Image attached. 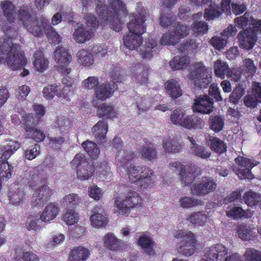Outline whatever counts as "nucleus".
<instances>
[{"label": "nucleus", "mask_w": 261, "mask_h": 261, "mask_svg": "<svg viewBox=\"0 0 261 261\" xmlns=\"http://www.w3.org/2000/svg\"><path fill=\"white\" fill-rule=\"evenodd\" d=\"M92 214L90 221L92 227L94 228H103L108 223V220L105 215L104 209L101 205H97L91 210Z\"/></svg>", "instance_id": "20"}, {"label": "nucleus", "mask_w": 261, "mask_h": 261, "mask_svg": "<svg viewBox=\"0 0 261 261\" xmlns=\"http://www.w3.org/2000/svg\"><path fill=\"white\" fill-rule=\"evenodd\" d=\"M190 29L185 24H175L166 33L163 34L160 43L163 45H175L181 38L186 37Z\"/></svg>", "instance_id": "12"}, {"label": "nucleus", "mask_w": 261, "mask_h": 261, "mask_svg": "<svg viewBox=\"0 0 261 261\" xmlns=\"http://www.w3.org/2000/svg\"><path fill=\"white\" fill-rule=\"evenodd\" d=\"M138 151L141 156L145 160L152 161L156 158V151L150 144L141 146Z\"/></svg>", "instance_id": "46"}, {"label": "nucleus", "mask_w": 261, "mask_h": 261, "mask_svg": "<svg viewBox=\"0 0 261 261\" xmlns=\"http://www.w3.org/2000/svg\"><path fill=\"white\" fill-rule=\"evenodd\" d=\"M107 1L108 6L105 0H95V12L99 16V20L92 14H86V25L79 27L73 34V38L76 42L83 43L91 39L99 23L103 27L109 25L116 32L122 30L124 24L122 18L127 14L123 0Z\"/></svg>", "instance_id": "1"}, {"label": "nucleus", "mask_w": 261, "mask_h": 261, "mask_svg": "<svg viewBox=\"0 0 261 261\" xmlns=\"http://www.w3.org/2000/svg\"><path fill=\"white\" fill-rule=\"evenodd\" d=\"M94 171L93 165H87L86 167L77 169L76 176L77 178L81 180H88L93 175Z\"/></svg>", "instance_id": "47"}, {"label": "nucleus", "mask_w": 261, "mask_h": 261, "mask_svg": "<svg viewBox=\"0 0 261 261\" xmlns=\"http://www.w3.org/2000/svg\"><path fill=\"white\" fill-rule=\"evenodd\" d=\"M171 170L178 172L180 180L184 186L190 184L195 178V167L194 165L187 164L184 165L180 162H174L169 165Z\"/></svg>", "instance_id": "14"}, {"label": "nucleus", "mask_w": 261, "mask_h": 261, "mask_svg": "<svg viewBox=\"0 0 261 261\" xmlns=\"http://www.w3.org/2000/svg\"><path fill=\"white\" fill-rule=\"evenodd\" d=\"M73 81L66 77L62 79V85L60 83H54L45 87L43 90V95L46 99L50 100L57 97L61 101H68L70 100V88L72 86Z\"/></svg>", "instance_id": "7"}, {"label": "nucleus", "mask_w": 261, "mask_h": 261, "mask_svg": "<svg viewBox=\"0 0 261 261\" xmlns=\"http://www.w3.org/2000/svg\"><path fill=\"white\" fill-rule=\"evenodd\" d=\"M185 117V113L182 110L179 109L174 110L170 115V122L173 124L182 127Z\"/></svg>", "instance_id": "50"}, {"label": "nucleus", "mask_w": 261, "mask_h": 261, "mask_svg": "<svg viewBox=\"0 0 261 261\" xmlns=\"http://www.w3.org/2000/svg\"><path fill=\"white\" fill-rule=\"evenodd\" d=\"M123 156L120 158L117 163V166L119 167L125 168L130 161L135 158L133 152L130 151L124 152L123 151Z\"/></svg>", "instance_id": "63"}, {"label": "nucleus", "mask_w": 261, "mask_h": 261, "mask_svg": "<svg viewBox=\"0 0 261 261\" xmlns=\"http://www.w3.org/2000/svg\"><path fill=\"white\" fill-rule=\"evenodd\" d=\"M36 121L35 118H31L30 116H27L25 118L24 129L29 138L32 139L36 142H40L44 140L45 136L43 132L34 128V125Z\"/></svg>", "instance_id": "19"}, {"label": "nucleus", "mask_w": 261, "mask_h": 261, "mask_svg": "<svg viewBox=\"0 0 261 261\" xmlns=\"http://www.w3.org/2000/svg\"><path fill=\"white\" fill-rule=\"evenodd\" d=\"M77 60L83 66L88 67L94 63V59L91 52L87 49H80L77 53Z\"/></svg>", "instance_id": "34"}, {"label": "nucleus", "mask_w": 261, "mask_h": 261, "mask_svg": "<svg viewBox=\"0 0 261 261\" xmlns=\"http://www.w3.org/2000/svg\"><path fill=\"white\" fill-rule=\"evenodd\" d=\"M229 69L228 64L220 59H218L214 62V73L217 77L224 79Z\"/></svg>", "instance_id": "39"}, {"label": "nucleus", "mask_w": 261, "mask_h": 261, "mask_svg": "<svg viewBox=\"0 0 261 261\" xmlns=\"http://www.w3.org/2000/svg\"><path fill=\"white\" fill-rule=\"evenodd\" d=\"M65 240V236L62 233H56L52 235L45 244L46 249H50L55 246L60 245Z\"/></svg>", "instance_id": "59"}, {"label": "nucleus", "mask_w": 261, "mask_h": 261, "mask_svg": "<svg viewBox=\"0 0 261 261\" xmlns=\"http://www.w3.org/2000/svg\"><path fill=\"white\" fill-rule=\"evenodd\" d=\"M13 172V167L10 165L7 160L0 161V180L10 179Z\"/></svg>", "instance_id": "43"}, {"label": "nucleus", "mask_w": 261, "mask_h": 261, "mask_svg": "<svg viewBox=\"0 0 261 261\" xmlns=\"http://www.w3.org/2000/svg\"><path fill=\"white\" fill-rule=\"evenodd\" d=\"M19 21L28 32L36 37L45 32L48 39L54 44L60 42L61 36L54 30L47 17L42 15L39 18L32 14L29 8L23 7L20 10Z\"/></svg>", "instance_id": "3"}, {"label": "nucleus", "mask_w": 261, "mask_h": 261, "mask_svg": "<svg viewBox=\"0 0 261 261\" xmlns=\"http://www.w3.org/2000/svg\"><path fill=\"white\" fill-rule=\"evenodd\" d=\"M81 197L76 193L65 195L62 200L63 205L67 208H75L81 202Z\"/></svg>", "instance_id": "40"}, {"label": "nucleus", "mask_w": 261, "mask_h": 261, "mask_svg": "<svg viewBox=\"0 0 261 261\" xmlns=\"http://www.w3.org/2000/svg\"><path fill=\"white\" fill-rule=\"evenodd\" d=\"M226 215L233 219L242 218L243 210L241 207L230 206L226 210Z\"/></svg>", "instance_id": "62"}, {"label": "nucleus", "mask_w": 261, "mask_h": 261, "mask_svg": "<svg viewBox=\"0 0 261 261\" xmlns=\"http://www.w3.org/2000/svg\"><path fill=\"white\" fill-rule=\"evenodd\" d=\"M34 57V66L35 69L39 72L44 71L48 67V61L44 57L42 51L40 50H37Z\"/></svg>", "instance_id": "35"}, {"label": "nucleus", "mask_w": 261, "mask_h": 261, "mask_svg": "<svg viewBox=\"0 0 261 261\" xmlns=\"http://www.w3.org/2000/svg\"><path fill=\"white\" fill-rule=\"evenodd\" d=\"M138 244L146 255H153L154 254L155 243L150 236L143 234L139 238Z\"/></svg>", "instance_id": "28"}, {"label": "nucleus", "mask_w": 261, "mask_h": 261, "mask_svg": "<svg viewBox=\"0 0 261 261\" xmlns=\"http://www.w3.org/2000/svg\"><path fill=\"white\" fill-rule=\"evenodd\" d=\"M257 102H261V85L256 82L252 85V95L248 94L244 99V104L248 107L255 108Z\"/></svg>", "instance_id": "24"}, {"label": "nucleus", "mask_w": 261, "mask_h": 261, "mask_svg": "<svg viewBox=\"0 0 261 261\" xmlns=\"http://www.w3.org/2000/svg\"><path fill=\"white\" fill-rule=\"evenodd\" d=\"M88 195L95 200H100L103 196V192L96 185H92L88 188Z\"/></svg>", "instance_id": "64"}, {"label": "nucleus", "mask_w": 261, "mask_h": 261, "mask_svg": "<svg viewBox=\"0 0 261 261\" xmlns=\"http://www.w3.org/2000/svg\"><path fill=\"white\" fill-rule=\"evenodd\" d=\"M143 205L141 197L135 192H129L124 200L120 197H117L114 204V211L119 215H125L130 208L141 207Z\"/></svg>", "instance_id": "11"}, {"label": "nucleus", "mask_w": 261, "mask_h": 261, "mask_svg": "<svg viewBox=\"0 0 261 261\" xmlns=\"http://www.w3.org/2000/svg\"><path fill=\"white\" fill-rule=\"evenodd\" d=\"M54 59L58 71L63 75H68L71 72L69 64L72 59L68 50L62 47L57 48L54 52Z\"/></svg>", "instance_id": "15"}, {"label": "nucleus", "mask_w": 261, "mask_h": 261, "mask_svg": "<svg viewBox=\"0 0 261 261\" xmlns=\"http://www.w3.org/2000/svg\"><path fill=\"white\" fill-rule=\"evenodd\" d=\"M5 36V38L0 39V63L7 62L11 70L19 69L27 64L24 53L14 42L17 38Z\"/></svg>", "instance_id": "4"}, {"label": "nucleus", "mask_w": 261, "mask_h": 261, "mask_svg": "<svg viewBox=\"0 0 261 261\" xmlns=\"http://www.w3.org/2000/svg\"><path fill=\"white\" fill-rule=\"evenodd\" d=\"M145 10L141 6H138L136 13L129 16V22L127 24L129 33L123 38V44L129 50H139L143 58L150 59L154 52L156 53V41L151 37L145 47L141 46L142 35L145 32L144 25Z\"/></svg>", "instance_id": "2"}, {"label": "nucleus", "mask_w": 261, "mask_h": 261, "mask_svg": "<svg viewBox=\"0 0 261 261\" xmlns=\"http://www.w3.org/2000/svg\"><path fill=\"white\" fill-rule=\"evenodd\" d=\"M131 72L136 81L141 84H146L148 82V70L145 69L142 65L135 64L131 69Z\"/></svg>", "instance_id": "29"}, {"label": "nucleus", "mask_w": 261, "mask_h": 261, "mask_svg": "<svg viewBox=\"0 0 261 261\" xmlns=\"http://www.w3.org/2000/svg\"><path fill=\"white\" fill-rule=\"evenodd\" d=\"M253 228L244 224L237 226V232L238 236L242 240L249 241L255 237V233L253 232Z\"/></svg>", "instance_id": "33"}, {"label": "nucleus", "mask_w": 261, "mask_h": 261, "mask_svg": "<svg viewBox=\"0 0 261 261\" xmlns=\"http://www.w3.org/2000/svg\"><path fill=\"white\" fill-rule=\"evenodd\" d=\"M221 13L220 8L215 4H211L208 9L205 10L204 18L207 20L218 17Z\"/></svg>", "instance_id": "54"}, {"label": "nucleus", "mask_w": 261, "mask_h": 261, "mask_svg": "<svg viewBox=\"0 0 261 261\" xmlns=\"http://www.w3.org/2000/svg\"><path fill=\"white\" fill-rule=\"evenodd\" d=\"M108 128V126L107 122L104 120H100L94 125L92 130L95 137L102 142L105 139Z\"/></svg>", "instance_id": "37"}, {"label": "nucleus", "mask_w": 261, "mask_h": 261, "mask_svg": "<svg viewBox=\"0 0 261 261\" xmlns=\"http://www.w3.org/2000/svg\"><path fill=\"white\" fill-rule=\"evenodd\" d=\"M213 109V100L207 95L199 97L195 99L193 106L195 111L203 114L210 113Z\"/></svg>", "instance_id": "23"}, {"label": "nucleus", "mask_w": 261, "mask_h": 261, "mask_svg": "<svg viewBox=\"0 0 261 261\" xmlns=\"http://www.w3.org/2000/svg\"><path fill=\"white\" fill-rule=\"evenodd\" d=\"M173 235L177 240L178 252L185 256H190L194 253L196 240L192 232L179 230L174 232Z\"/></svg>", "instance_id": "8"}, {"label": "nucleus", "mask_w": 261, "mask_h": 261, "mask_svg": "<svg viewBox=\"0 0 261 261\" xmlns=\"http://www.w3.org/2000/svg\"><path fill=\"white\" fill-rule=\"evenodd\" d=\"M129 180L138 188L144 190L152 185L153 172L145 166H130L127 169Z\"/></svg>", "instance_id": "6"}, {"label": "nucleus", "mask_w": 261, "mask_h": 261, "mask_svg": "<svg viewBox=\"0 0 261 261\" xmlns=\"http://www.w3.org/2000/svg\"><path fill=\"white\" fill-rule=\"evenodd\" d=\"M168 94L172 98H177L182 95V91L178 82L173 79L168 81L165 84Z\"/></svg>", "instance_id": "36"}, {"label": "nucleus", "mask_w": 261, "mask_h": 261, "mask_svg": "<svg viewBox=\"0 0 261 261\" xmlns=\"http://www.w3.org/2000/svg\"><path fill=\"white\" fill-rule=\"evenodd\" d=\"M224 124V119L220 116H211L209 119L210 128L215 132H220Z\"/></svg>", "instance_id": "51"}, {"label": "nucleus", "mask_w": 261, "mask_h": 261, "mask_svg": "<svg viewBox=\"0 0 261 261\" xmlns=\"http://www.w3.org/2000/svg\"><path fill=\"white\" fill-rule=\"evenodd\" d=\"M63 220L66 224L68 225H73L77 222L79 220V215L74 210L69 209L64 214Z\"/></svg>", "instance_id": "61"}, {"label": "nucleus", "mask_w": 261, "mask_h": 261, "mask_svg": "<svg viewBox=\"0 0 261 261\" xmlns=\"http://www.w3.org/2000/svg\"><path fill=\"white\" fill-rule=\"evenodd\" d=\"M188 76L195 86L200 89L207 87L211 80L208 69L201 62L195 63L190 67Z\"/></svg>", "instance_id": "13"}, {"label": "nucleus", "mask_w": 261, "mask_h": 261, "mask_svg": "<svg viewBox=\"0 0 261 261\" xmlns=\"http://www.w3.org/2000/svg\"><path fill=\"white\" fill-rule=\"evenodd\" d=\"M235 162L238 165L246 167V169H239L237 171V174L241 179L253 178L251 169L258 164L257 161L239 155L235 159Z\"/></svg>", "instance_id": "17"}, {"label": "nucleus", "mask_w": 261, "mask_h": 261, "mask_svg": "<svg viewBox=\"0 0 261 261\" xmlns=\"http://www.w3.org/2000/svg\"><path fill=\"white\" fill-rule=\"evenodd\" d=\"M237 37L239 41L240 47L247 50L252 49L257 40L256 34L251 31V29L240 31Z\"/></svg>", "instance_id": "21"}, {"label": "nucleus", "mask_w": 261, "mask_h": 261, "mask_svg": "<svg viewBox=\"0 0 261 261\" xmlns=\"http://www.w3.org/2000/svg\"><path fill=\"white\" fill-rule=\"evenodd\" d=\"M3 14L6 17V22L2 24L1 27L5 34L7 37L17 38L18 31L20 26H23L19 21L20 10L23 7H26L31 9L32 14L34 15L30 7L22 6L17 11L15 6L11 2L9 1H2L0 4Z\"/></svg>", "instance_id": "5"}, {"label": "nucleus", "mask_w": 261, "mask_h": 261, "mask_svg": "<svg viewBox=\"0 0 261 261\" xmlns=\"http://www.w3.org/2000/svg\"><path fill=\"white\" fill-rule=\"evenodd\" d=\"M208 217L202 212L193 213L188 217V220L197 226H203L207 221Z\"/></svg>", "instance_id": "45"}, {"label": "nucleus", "mask_w": 261, "mask_h": 261, "mask_svg": "<svg viewBox=\"0 0 261 261\" xmlns=\"http://www.w3.org/2000/svg\"><path fill=\"white\" fill-rule=\"evenodd\" d=\"M34 190L32 200L36 203V206H42L53 194L52 190L46 185H42Z\"/></svg>", "instance_id": "22"}, {"label": "nucleus", "mask_w": 261, "mask_h": 261, "mask_svg": "<svg viewBox=\"0 0 261 261\" xmlns=\"http://www.w3.org/2000/svg\"><path fill=\"white\" fill-rule=\"evenodd\" d=\"M60 208L56 203H49L44 208L40 216V219L45 223H50L58 215Z\"/></svg>", "instance_id": "25"}, {"label": "nucleus", "mask_w": 261, "mask_h": 261, "mask_svg": "<svg viewBox=\"0 0 261 261\" xmlns=\"http://www.w3.org/2000/svg\"><path fill=\"white\" fill-rule=\"evenodd\" d=\"M121 241L117 239L113 233H108L104 237V246L108 249L115 251L119 249Z\"/></svg>", "instance_id": "41"}, {"label": "nucleus", "mask_w": 261, "mask_h": 261, "mask_svg": "<svg viewBox=\"0 0 261 261\" xmlns=\"http://www.w3.org/2000/svg\"><path fill=\"white\" fill-rule=\"evenodd\" d=\"M20 146V143L15 140H8L0 147V159L7 160Z\"/></svg>", "instance_id": "26"}, {"label": "nucleus", "mask_w": 261, "mask_h": 261, "mask_svg": "<svg viewBox=\"0 0 261 261\" xmlns=\"http://www.w3.org/2000/svg\"><path fill=\"white\" fill-rule=\"evenodd\" d=\"M97 113L100 117L107 118H113L118 114L116 108L112 105L106 103H103L98 107Z\"/></svg>", "instance_id": "38"}, {"label": "nucleus", "mask_w": 261, "mask_h": 261, "mask_svg": "<svg viewBox=\"0 0 261 261\" xmlns=\"http://www.w3.org/2000/svg\"><path fill=\"white\" fill-rule=\"evenodd\" d=\"M183 146L179 137V133L170 134L165 138L163 143V147L166 152L177 153L180 152Z\"/></svg>", "instance_id": "18"}, {"label": "nucleus", "mask_w": 261, "mask_h": 261, "mask_svg": "<svg viewBox=\"0 0 261 261\" xmlns=\"http://www.w3.org/2000/svg\"><path fill=\"white\" fill-rule=\"evenodd\" d=\"M201 203L200 200L190 197H183L179 200V204L183 208H189L195 206Z\"/></svg>", "instance_id": "60"}, {"label": "nucleus", "mask_w": 261, "mask_h": 261, "mask_svg": "<svg viewBox=\"0 0 261 261\" xmlns=\"http://www.w3.org/2000/svg\"><path fill=\"white\" fill-rule=\"evenodd\" d=\"M9 200L14 206H19L24 202L27 195L25 192L20 189H11L9 192Z\"/></svg>", "instance_id": "31"}, {"label": "nucleus", "mask_w": 261, "mask_h": 261, "mask_svg": "<svg viewBox=\"0 0 261 261\" xmlns=\"http://www.w3.org/2000/svg\"><path fill=\"white\" fill-rule=\"evenodd\" d=\"M243 256L245 261H261V252L253 248H247Z\"/></svg>", "instance_id": "53"}, {"label": "nucleus", "mask_w": 261, "mask_h": 261, "mask_svg": "<svg viewBox=\"0 0 261 261\" xmlns=\"http://www.w3.org/2000/svg\"><path fill=\"white\" fill-rule=\"evenodd\" d=\"M39 219L37 215H30L25 222V228L29 231H37L40 229Z\"/></svg>", "instance_id": "57"}, {"label": "nucleus", "mask_w": 261, "mask_h": 261, "mask_svg": "<svg viewBox=\"0 0 261 261\" xmlns=\"http://www.w3.org/2000/svg\"><path fill=\"white\" fill-rule=\"evenodd\" d=\"M205 125L204 121L195 115H189L185 117L183 127L188 129H201Z\"/></svg>", "instance_id": "27"}, {"label": "nucleus", "mask_w": 261, "mask_h": 261, "mask_svg": "<svg viewBox=\"0 0 261 261\" xmlns=\"http://www.w3.org/2000/svg\"><path fill=\"white\" fill-rule=\"evenodd\" d=\"M190 63L189 57H175L169 63L170 66L172 70H179L185 69Z\"/></svg>", "instance_id": "44"}, {"label": "nucleus", "mask_w": 261, "mask_h": 261, "mask_svg": "<svg viewBox=\"0 0 261 261\" xmlns=\"http://www.w3.org/2000/svg\"><path fill=\"white\" fill-rule=\"evenodd\" d=\"M82 146L91 158L95 159L98 157L100 151L95 143L87 141L82 143Z\"/></svg>", "instance_id": "48"}, {"label": "nucleus", "mask_w": 261, "mask_h": 261, "mask_svg": "<svg viewBox=\"0 0 261 261\" xmlns=\"http://www.w3.org/2000/svg\"><path fill=\"white\" fill-rule=\"evenodd\" d=\"M112 83H105L98 86L95 90L96 97L100 100H104L111 97L114 91L117 88V83H121L123 76L121 74L120 69L115 68L111 73Z\"/></svg>", "instance_id": "10"}, {"label": "nucleus", "mask_w": 261, "mask_h": 261, "mask_svg": "<svg viewBox=\"0 0 261 261\" xmlns=\"http://www.w3.org/2000/svg\"><path fill=\"white\" fill-rule=\"evenodd\" d=\"M96 173L100 180H105L110 174V168L106 162H102L96 168Z\"/></svg>", "instance_id": "55"}, {"label": "nucleus", "mask_w": 261, "mask_h": 261, "mask_svg": "<svg viewBox=\"0 0 261 261\" xmlns=\"http://www.w3.org/2000/svg\"><path fill=\"white\" fill-rule=\"evenodd\" d=\"M89 254L90 252L87 249L79 246L70 252L68 261H85L89 257Z\"/></svg>", "instance_id": "32"}, {"label": "nucleus", "mask_w": 261, "mask_h": 261, "mask_svg": "<svg viewBox=\"0 0 261 261\" xmlns=\"http://www.w3.org/2000/svg\"><path fill=\"white\" fill-rule=\"evenodd\" d=\"M243 199L248 206H253L258 204L261 205V194L250 191L244 193Z\"/></svg>", "instance_id": "42"}, {"label": "nucleus", "mask_w": 261, "mask_h": 261, "mask_svg": "<svg viewBox=\"0 0 261 261\" xmlns=\"http://www.w3.org/2000/svg\"><path fill=\"white\" fill-rule=\"evenodd\" d=\"M217 188L215 180L211 177H203L201 179L194 183L191 188L192 194L204 196L214 192Z\"/></svg>", "instance_id": "16"}, {"label": "nucleus", "mask_w": 261, "mask_h": 261, "mask_svg": "<svg viewBox=\"0 0 261 261\" xmlns=\"http://www.w3.org/2000/svg\"><path fill=\"white\" fill-rule=\"evenodd\" d=\"M46 181V178L42 174H33L29 181L30 186L34 190L44 185Z\"/></svg>", "instance_id": "56"}, {"label": "nucleus", "mask_w": 261, "mask_h": 261, "mask_svg": "<svg viewBox=\"0 0 261 261\" xmlns=\"http://www.w3.org/2000/svg\"><path fill=\"white\" fill-rule=\"evenodd\" d=\"M190 142V150L191 153L202 159H206L210 156L211 152L206 147L196 144L195 139L191 137H188Z\"/></svg>", "instance_id": "30"}, {"label": "nucleus", "mask_w": 261, "mask_h": 261, "mask_svg": "<svg viewBox=\"0 0 261 261\" xmlns=\"http://www.w3.org/2000/svg\"><path fill=\"white\" fill-rule=\"evenodd\" d=\"M208 144L212 150L219 153L224 152L226 149V144L218 138L211 137Z\"/></svg>", "instance_id": "49"}, {"label": "nucleus", "mask_w": 261, "mask_h": 261, "mask_svg": "<svg viewBox=\"0 0 261 261\" xmlns=\"http://www.w3.org/2000/svg\"><path fill=\"white\" fill-rule=\"evenodd\" d=\"M228 248L222 244H216L205 251L200 261H243L238 253L230 255L225 259L228 254Z\"/></svg>", "instance_id": "9"}, {"label": "nucleus", "mask_w": 261, "mask_h": 261, "mask_svg": "<svg viewBox=\"0 0 261 261\" xmlns=\"http://www.w3.org/2000/svg\"><path fill=\"white\" fill-rule=\"evenodd\" d=\"M207 30V24L204 21H194L192 23V31L197 36L203 35Z\"/></svg>", "instance_id": "58"}, {"label": "nucleus", "mask_w": 261, "mask_h": 261, "mask_svg": "<svg viewBox=\"0 0 261 261\" xmlns=\"http://www.w3.org/2000/svg\"><path fill=\"white\" fill-rule=\"evenodd\" d=\"M242 71L248 74V76H252L256 72V67L254 62L249 58L243 60L241 65Z\"/></svg>", "instance_id": "52"}]
</instances>
